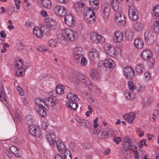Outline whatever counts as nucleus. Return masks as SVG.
<instances>
[{
    "instance_id": "obj_1",
    "label": "nucleus",
    "mask_w": 159,
    "mask_h": 159,
    "mask_svg": "<svg viewBox=\"0 0 159 159\" xmlns=\"http://www.w3.org/2000/svg\"><path fill=\"white\" fill-rule=\"evenodd\" d=\"M77 37V32L68 28L62 30L61 33L58 34L57 36L61 44L64 45L67 44L68 41H75Z\"/></svg>"
},
{
    "instance_id": "obj_2",
    "label": "nucleus",
    "mask_w": 159,
    "mask_h": 159,
    "mask_svg": "<svg viewBox=\"0 0 159 159\" xmlns=\"http://www.w3.org/2000/svg\"><path fill=\"white\" fill-rule=\"evenodd\" d=\"M75 78L78 79L80 82L84 84L87 86L91 90H92L93 88L96 89V86L90 82L89 79L83 74L77 72L75 75Z\"/></svg>"
},
{
    "instance_id": "obj_3",
    "label": "nucleus",
    "mask_w": 159,
    "mask_h": 159,
    "mask_svg": "<svg viewBox=\"0 0 159 159\" xmlns=\"http://www.w3.org/2000/svg\"><path fill=\"white\" fill-rule=\"evenodd\" d=\"M14 65L15 68H17L16 75V76H23L25 73V70L23 68V64L22 60L19 59L14 62Z\"/></svg>"
},
{
    "instance_id": "obj_4",
    "label": "nucleus",
    "mask_w": 159,
    "mask_h": 159,
    "mask_svg": "<svg viewBox=\"0 0 159 159\" xmlns=\"http://www.w3.org/2000/svg\"><path fill=\"white\" fill-rule=\"evenodd\" d=\"M155 34L151 30H147L144 34V39L145 41L148 44H152L155 40Z\"/></svg>"
},
{
    "instance_id": "obj_5",
    "label": "nucleus",
    "mask_w": 159,
    "mask_h": 159,
    "mask_svg": "<svg viewBox=\"0 0 159 159\" xmlns=\"http://www.w3.org/2000/svg\"><path fill=\"white\" fill-rule=\"evenodd\" d=\"M128 15L130 19L133 20H136L138 18V12L137 10L132 4L128 5Z\"/></svg>"
},
{
    "instance_id": "obj_6",
    "label": "nucleus",
    "mask_w": 159,
    "mask_h": 159,
    "mask_svg": "<svg viewBox=\"0 0 159 159\" xmlns=\"http://www.w3.org/2000/svg\"><path fill=\"white\" fill-rule=\"evenodd\" d=\"M83 49L82 48L77 47L75 48L72 52L73 58L77 63H79L80 58H81L83 55Z\"/></svg>"
},
{
    "instance_id": "obj_7",
    "label": "nucleus",
    "mask_w": 159,
    "mask_h": 159,
    "mask_svg": "<svg viewBox=\"0 0 159 159\" xmlns=\"http://www.w3.org/2000/svg\"><path fill=\"white\" fill-rule=\"evenodd\" d=\"M141 56L144 60H149L152 64L155 62L154 59L152 57V52L149 49L143 50L141 53Z\"/></svg>"
},
{
    "instance_id": "obj_8",
    "label": "nucleus",
    "mask_w": 159,
    "mask_h": 159,
    "mask_svg": "<svg viewBox=\"0 0 159 159\" xmlns=\"http://www.w3.org/2000/svg\"><path fill=\"white\" fill-rule=\"evenodd\" d=\"M90 39L91 41L95 43H102L104 39L100 35L95 32H92L90 34Z\"/></svg>"
},
{
    "instance_id": "obj_9",
    "label": "nucleus",
    "mask_w": 159,
    "mask_h": 159,
    "mask_svg": "<svg viewBox=\"0 0 159 159\" xmlns=\"http://www.w3.org/2000/svg\"><path fill=\"white\" fill-rule=\"evenodd\" d=\"M110 6L109 3H105L102 7L101 11L102 17L105 19L107 18L110 13Z\"/></svg>"
},
{
    "instance_id": "obj_10",
    "label": "nucleus",
    "mask_w": 159,
    "mask_h": 159,
    "mask_svg": "<svg viewBox=\"0 0 159 159\" xmlns=\"http://www.w3.org/2000/svg\"><path fill=\"white\" fill-rule=\"evenodd\" d=\"M65 23L68 26H74L75 23V17L70 14L66 15L64 17Z\"/></svg>"
},
{
    "instance_id": "obj_11",
    "label": "nucleus",
    "mask_w": 159,
    "mask_h": 159,
    "mask_svg": "<svg viewBox=\"0 0 159 159\" xmlns=\"http://www.w3.org/2000/svg\"><path fill=\"white\" fill-rule=\"evenodd\" d=\"M88 56L93 61H97L99 59V52L94 48L90 50L88 54Z\"/></svg>"
},
{
    "instance_id": "obj_12",
    "label": "nucleus",
    "mask_w": 159,
    "mask_h": 159,
    "mask_svg": "<svg viewBox=\"0 0 159 159\" xmlns=\"http://www.w3.org/2000/svg\"><path fill=\"white\" fill-rule=\"evenodd\" d=\"M124 73L128 79L131 80L134 77V71L131 67L128 66L125 67L124 69Z\"/></svg>"
},
{
    "instance_id": "obj_13",
    "label": "nucleus",
    "mask_w": 159,
    "mask_h": 159,
    "mask_svg": "<svg viewBox=\"0 0 159 159\" xmlns=\"http://www.w3.org/2000/svg\"><path fill=\"white\" fill-rule=\"evenodd\" d=\"M115 21L119 25H123L125 23V16L120 12H117L116 14Z\"/></svg>"
},
{
    "instance_id": "obj_14",
    "label": "nucleus",
    "mask_w": 159,
    "mask_h": 159,
    "mask_svg": "<svg viewBox=\"0 0 159 159\" xmlns=\"http://www.w3.org/2000/svg\"><path fill=\"white\" fill-rule=\"evenodd\" d=\"M53 10L56 14L60 16H64L66 13V10L63 7L55 6Z\"/></svg>"
},
{
    "instance_id": "obj_15",
    "label": "nucleus",
    "mask_w": 159,
    "mask_h": 159,
    "mask_svg": "<svg viewBox=\"0 0 159 159\" xmlns=\"http://www.w3.org/2000/svg\"><path fill=\"white\" fill-rule=\"evenodd\" d=\"M104 48L107 54L111 57L115 55L116 50L114 47L109 44H106L105 45Z\"/></svg>"
},
{
    "instance_id": "obj_16",
    "label": "nucleus",
    "mask_w": 159,
    "mask_h": 159,
    "mask_svg": "<svg viewBox=\"0 0 159 159\" xmlns=\"http://www.w3.org/2000/svg\"><path fill=\"white\" fill-rule=\"evenodd\" d=\"M112 135L111 133H108V130L106 129L104 130H99L98 134V137L100 139L107 138L108 137H110Z\"/></svg>"
},
{
    "instance_id": "obj_17",
    "label": "nucleus",
    "mask_w": 159,
    "mask_h": 159,
    "mask_svg": "<svg viewBox=\"0 0 159 159\" xmlns=\"http://www.w3.org/2000/svg\"><path fill=\"white\" fill-rule=\"evenodd\" d=\"M29 130L30 134L36 137H39L41 134L40 131L39 129L34 125L30 126Z\"/></svg>"
},
{
    "instance_id": "obj_18",
    "label": "nucleus",
    "mask_w": 159,
    "mask_h": 159,
    "mask_svg": "<svg viewBox=\"0 0 159 159\" xmlns=\"http://www.w3.org/2000/svg\"><path fill=\"white\" fill-rule=\"evenodd\" d=\"M11 152L16 157H20L22 155L21 149L19 148L16 147L14 146H12L10 148Z\"/></svg>"
},
{
    "instance_id": "obj_19",
    "label": "nucleus",
    "mask_w": 159,
    "mask_h": 159,
    "mask_svg": "<svg viewBox=\"0 0 159 159\" xmlns=\"http://www.w3.org/2000/svg\"><path fill=\"white\" fill-rule=\"evenodd\" d=\"M135 117V114L134 112H130L123 116L124 119L130 123H132Z\"/></svg>"
},
{
    "instance_id": "obj_20",
    "label": "nucleus",
    "mask_w": 159,
    "mask_h": 159,
    "mask_svg": "<svg viewBox=\"0 0 159 159\" xmlns=\"http://www.w3.org/2000/svg\"><path fill=\"white\" fill-rule=\"evenodd\" d=\"M68 101L66 103L71 102H77L79 100V98L77 95L72 93H69L67 95Z\"/></svg>"
},
{
    "instance_id": "obj_21",
    "label": "nucleus",
    "mask_w": 159,
    "mask_h": 159,
    "mask_svg": "<svg viewBox=\"0 0 159 159\" xmlns=\"http://www.w3.org/2000/svg\"><path fill=\"white\" fill-rule=\"evenodd\" d=\"M46 138L47 140L49 142L50 145H54L56 141L54 140L55 138V136L53 133H46Z\"/></svg>"
},
{
    "instance_id": "obj_22",
    "label": "nucleus",
    "mask_w": 159,
    "mask_h": 159,
    "mask_svg": "<svg viewBox=\"0 0 159 159\" xmlns=\"http://www.w3.org/2000/svg\"><path fill=\"white\" fill-rule=\"evenodd\" d=\"M123 38V34L120 32H117L114 35L113 39L116 42L119 43L122 41Z\"/></svg>"
},
{
    "instance_id": "obj_23",
    "label": "nucleus",
    "mask_w": 159,
    "mask_h": 159,
    "mask_svg": "<svg viewBox=\"0 0 159 159\" xmlns=\"http://www.w3.org/2000/svg\"><path fill=\"white\" fill-rule=\"evenodd\" d=\"M57 147L58 151L61 153H63V151L66 148L64 143L61 140H59L57 142Z\"/></svg>"
},
{
    "instance_id": "obj_24",
    "label": "nucleus",
    "mask_w": 159,
    "mask_h": 159,
    "mask_svg": "<svg viewBox=\"0 0 159 159\" xmlns=\"http://www.w3.org/2000/svg\"><path fill=\"white\" fill-rule=\"evenodd\" d=\"M104 63L105 65L109 68H112L115 66L114 61L111 58L107 57L104 61Z\"/></svg>"
},
{
    "instance_id": "obj_25",
    "label": "nucleus",
    "mask_w": 159,
    "mask_h": 159,
    "mask_svg": "<svg viewBox=\"0 0 159 159\" xmlns=\"http://www.w3.org/2000/svg\"><path fill=\"white\" fill-rule=\"evenodd\" d=\"M55 27L54 25L52 26L51 25L50 27V25L48 26L47 25H44L41 27V29L43 33H44V34L48 35L49 34L50 29L54 30Z\"/></svg>"
},
{
    "instance_id": "obj_26",
    "label": "nucleus",
    "mask_w": 159,
    "mask_h": 159,
    "mask_svg": "<svg viewBox=\"0 0 159 159\" xmlns=\"http://www.w3.org/2000/svg\"><path fill=\"white\" fill-rule=\"evenodd\" d=\"M83 13L84 17H89V16H93V14H94L93 10L90 8L88 7L84 8Z\"/></svg>"
},
{
    "instance_id": "obj_27",
    "label": "nucleus",
    "mask_w": 159,
    "mask_h": 159,
    "mask_svg": "<svg viewBox=\"0 0 159 159\" xmlns=\"http://www.w3.org/2000/svg\"><path fill=\"white\" fill-rule=\"evenodd\" d=\"M90 75L92 79L96 80L99 78V74L98 72L95 69H91L90 70Z\"/></svg>"
},
{
    "instance_id": "obj_28",
    "label": "nucleus",
    "mask_w": 159,
    "mask_h": 159,
    "mask_svg": "<svg viewBox=\"0 0 159 159\" xmlns=\"http://www.w3.org/2000/svg\"><path fill=\"white\" fill-rule=\"evenodd\" d=\"M124 94L126 98L129 100L133 99L136 96L133 92H132L130 91H128L125 90L124 92Z\"/></svg>"
},
{
    "instance_id": "obj_29",
    "label": "nucleus",
    "mask_w": 159,
    "mask_h": 159,
    "mask_svg": "<svg viewBox=\"0 0 159 159\" xmlns=\"http://www.w3.org/2000/svg\"><path fill=\"white\" fill-rule=\"evenodd\" d=\"M53 92L52 91L51 93H50V95L51 96H52V97H50L48 98H46L45 99V102L44 104V105L47 106L48 107V106H53V96L51 94Z\"/></svg>"
},
{
    "instance_id": "obj_30",
    "label": "nucleus",
    "mask_w": 159,
    "mask_h": 159,
    "mask_svg": "<svg viewBox=\"0 0 159 159\" xmlns=\"http://www.w3.org/2000/svg\"><path fill=\"white\" fill-rule=\"evenodd\" d=\"M33 32V34L39 38H41L43 36L41 30L38 27H35L34 28Z\"/></svg>"
},
{
    "instance_id": "obj_31",
    "label": "nucleus",
    "mask_w": 159,
    "mask_h": 159,
    "mask_svg": "<svg viewBox=\"0 0 159 159\" xmlns=\"http://www.w3.org/2000/svg\"><path fill=\"white\" fill-rule=\"evenodd\" d=\"M125 37L126 39L128 40L131 41L133 39L134 33L131 30L129 29L125 32Z\"/></svg>"
},
{
    "instance_id": "obj_32",
    "label": "nucleus",
    "mask_w": 159,
    "mask_h": 159,
    "mask_svg": "<svg viewBox=\"0 0 159 159\" xmlns=\"http://www.w3.org/2000/svg\"><path fill=\"white\" fill-rule=\"evenodd\" d=\"M134 44L136 48L139 49L142 48L143 46V41L139 39H135Z\"/></svg>"
},
{
    "instance_id": "obj_33",
    "label": "nucleus",
    "mask_w": 159,
    "mask_h": 159,
    "mask_svg": "<svg viewBox=\"0 0 159 159\" xmlns=\"http://www.w3.org/2000/svg\"><path fill=\"white\" fill-rule=\"evenodd\" d=\"M25 120L27 124L30 126L34 125V120L33 118L30 115H28L25 117Z\"/></svg>"
},
{
    "instance_id": "obj_34",
    "label": "nucleus",
    "mask_w": 159,
    "mask_h": 159,
    "mask_svg": "<svg viewBox=\"0 0 159 159\" xmlns=\"http://www.w3.org/2000/svg\"><path fill=\"white\" fill-rule=\"evenodd\" d=\"M96 16L93 14V16H89V17H84V19L86 21V22L89 24H93L94 23L95 21Z\"/></svg>"
},
{
    "instance_id": "obj_35",
    "label": "nucleus",
    "mask_w": 159,
    "mask_h": 159,
    "mask_svg": "<svg viewBox=\"0 0 159 159\" xmlns=\"http://www.w3.org/2000/svg\"><path fill=\"white\" fill-rule=\"evenodd\" d=\"M111 6L113 9L116 12H119L121 10V7L119 5L118 2H114L111 3Z\"/></svg>"
},
{
    "instance_id": "obj_36",
    "label": "nucleus",
    "mask_w": 159,
    "mask_h": 159,
    "mask_svg": "<svg viewBox=\"0 0 159 159\" xmlns=\"http://www.w3.org/2000/svg\"><path fill=\"white\" fill-rule=\"evenodd\" d=\"M43 6L45 8L49 9L51 7V3L49 0H41Z\"/></svg>"
},
{
    "instance_id": "obj_37",
    "label": "nucleus",
    "mask_w": 159,
    "mask_h": 159,
    "mask_svg": "<svg viewBox=\"0 0 159 159\" xmlns=\"http://www.w3.org/2000/svg\"><path fill=\"white\" fill-rule=\"evenodd\" d=\"M136 70L138 73L140 74L144 71V65L143 64H138L136 66Z\"/></svg>"
},
{
    "instance_id": "obj_38",
    "label": "nucleus",
    "mask_w": 159,
    "mask_h": 159,
    "mask_svg": "<svg viewBox=\"0 0 159 159\" xmlns=\"http://www.w3.org/2000/svg\"><path fill=\"white\" fill-rule=\"evenodd\" d=\"M98 69L102 73H104L106 71V67L104 63H98Z\"/></svg>"
},
{
    "instance_id": "obj_39",
    "label": "nucleus",
    "mask_w": 159,
    "mask_h": 159,
    "mask_svg": "<svg viewBox=\"0 0 159 159\" xmlns=\"http://www.w3.org/2000/svg\"><path fill=\"white\" fill-rule=\"evenodd\" d=\"M76 102H71L66 103L67 107L70 110L73 109V110H75L77 108L78 106V104Z\"/></svg>"
},
{
    "instance_id": "obj_40",
    "label": "nucleus",
    "mask_w": 159,
    "mask_h": 159,
    "mask_svg": "<svg viewBox=\"0 0 159 159\" xmlns=\"http://www.w3.org/2000/svg\"><path fill=\"white\" fill-rule=\"evenodd\" d=\"M64 88L63 86L59 84L57 87L56 91L59 94H63L64 93Z\"/></svg>"
},
{
    "instance_id": "obj_41",
    "label": "nucleus",
    "mask_w": 159,
    "mask_h": 159,
    "mask_svg": "<svg viewBox=\"0 0 159 159\" xmlns=\"http://www.w3.org/2000/svg\"><path fill=\"white\" fill-rule=\"evenodd\" d=\"M77 121L80 124H81L83 126H85L87 125L89 123V122L88 120L83 119L82 118H79L77 120Z\"/></svg>"
},
{
    "instance_id": "obj_42",
    "label": "nucleus",
    "mask_w": 159,
    "mask_h": 159,
    "mask_svg": "<svg viewBox=\"0 0 159 159\" xmlns=\"http://www.w3.org/2000/svg\"><path fill=\"white\" fill-rule=\"evenodd\" d=\"M153 27L156 32H158L159 31V18L154 23Z\"/></svg>"
},
{
    "instance_id": "obj_43",
    "label": "nucleus",
    "mask_w": 159,
    "mask_h": 159,
    "mask_svg": "<svg viewBox=\"0 0 159 159\" xmlns=\"http://www.w3.org/2000/svg\"><path fill=\"white\" fill-rule=\"evenodd\" d=\"M128 86L129 91L133 92V91L136 89V87L134 85V83L132 81H129L128 82Z\"/></svg>"
},
{
    "instance_id": "obj_44",
    "label": "nucleus",
    "mask_w": 159,
    "mask_h": 159,
    "mask_svg": "<svg viewBox=\"0 0 159 159\" xmlns=\"http://www.w3.org/2000/svg\"><path fill=\"white\" fill-rule=\"evenodd\" d=\"M128 86L129 91L133 92V91L136 89V87L134 85V83L132 81H129L128 82Z\"/></svg>"
},
{
    "instance_id": "obj_45",
    "label": "nucleus",
    "mask_w": 159,
    "mask_h": 159,
    "mask_svg": "<svg viewBox=\"0 0 159 159\" xmlns=\"http://www.w3.org/2000/svg\"><path fill=\"white\" fill-rule=\"evenodd\" d=\"M134 27L136 30H139L143 29V25L140 22H137L134 25Z\"/></svg>"
},
{
    "instance_id": "obj_46",
    "label": "nucleus",
    "mask_w": 159,
    "mask_h": 159,
    "mask_svg": "<svg viewBox=\"0 0 159 159\" xmlns=\"http://www.w3.org/2000/svg\"><path fill=\"white\" fill-rule=\"evenodd\" d=\"M124 147L125 149L127 150L133 149L134 148H135L136 147H134L131 144V143H125L124 144Z\"/></svg>"
},
{
    "instance_id": "obj_47",
    "label": "nucleus",
    "mask_w": 159,
    "mask_h": 159,
    "mask_svg": "<svg viewBox=\"0 0 159 159\" xmlns=\"http://www.w3.org/2000/svg\"><path fill=\"white\" fill-rule=\"evenodd\" d=\"M90 5L94 9L97 10L99 7L98 0H96V1L90 3Z\"/></svg>"
},
{
    "instance_id": "obj_48",
    "label": "nucleus",
    "mask_w": 159,
    "mask_h": 159,
    "mask_svg": "<svg viewBox=\"0 0 159 159\" xmlns=\"http://www.w3.org/2000/svg\"><path fill=\"white\" fill-rule=\"evenodd\" d=\"M43 108H39L38 113L41 116L44 117L46 115V113Z\"/></svg>"
},
{
    "instance_id": "obj_49",
    "label": "nucleus",
    "mask_w": 159,
    "mask_h": 159,
    "mask_svg": "<svg viewBox=\"0 0 159 159\" xmlns=\"http://www.w3.org/2000/svg\"><path fill=\"white\" fill-rule=\"evenodd\" d=\"M153 14L155 16H159V5L155 6L153 9Z\"/></svg>"
},
{
    "instance_id": "obj_50",
    "label": "nucleus",
    "mask_w": 159,
    "mask_h": 159,
    "mask_svg": "<svg viewBox=\"0 0 159 159\" xmlns=\"http://www.w3.org/2000/svg\"><path fill=\"white\" fill-rule=\"evenodd\" d=\"M62 154H64L63 157L65 159H67L66 157L69 155H71V154L70 151L67 149V148H66L64 151H63V153Z\"/></svg>"
},
{
    "instance_id": "obj_51",
    "label": "nucleus",
    "mask_w": 159,
    "mask_h": 159,
    "mask_svg": "<svg viewBox=\"0 0 159 159\" xmlns=\"http://www.w3.org/2000/svg\"><path fill=\"white\" fill-rule=\"evenodd\" d=\"M57 42L55 40L51 39L48 42V44L50 47H56Z\"/></svg>"
},
{
    "instance_id": "obj_52",
    "label": "nucleus",
    "mask_w": 159,
    "mask_h": 159,
    "mask_svg": "<svg viewBox=\"0 0 159 159\" xmlns=\"http://www.w3.org/2000/svg\"><path fill=\"white\" fill-rule=\"evenodd\" d=\"M80 64L82 66H84L87 65L88 61L86 59L83 57H81Z\"/></svg>"
},
{
    "instance_id": "obj_53",
    "label": "nucleus",
    "mask_w": 159,
    "mask_h": 159,
    "mask_svg": "<svg viewBox=\"0 0 159 159\" xmlns=\"http://www.w3.org/2000/svg\"><path fill=\"white\" fill-rule=\"evenodd\" d=\"M34 102L36 105L40 108L41 106V102H43V100L40 98H37L35 99Z\"/></svg>"
},
{
    "instance_id": "obj_54",
    "label": "nucleus",
    "mask_w": 159,
    "mask_h": 159,
    "mask_svg": "<svg viewBox=\"0 0 159 159\" xmlns=\"http://www.w3.org/2000/svg\"><path fill=\"white\" fill-rule=\"evenodd\" d=\"M114 141L117 144L119 143V142L121 141V139L120 137L115 136L114 138Z\"/></svg>"
},
{
    "instance_id": "obj_55",
    "label": "nucleus",
    "mask_w": 159,
    "mask_h": 159,
    "mask_svg": "<svg viewBox=\"0 0 159 159\" xmlns=\"http://www.w3.org/2000/svg\"><path fill=\"white\" fill-rule=\"evenodd\" d=\"M18 111L16 110L15 113V116L16 117V120H20L21 119V116L20 114L17 113Z\"/></svg>"
},
{
    "instance_id": "obj_56",
    "label": "nucleus",
    "mask_w": 159,
    "mask_h": 159,
    "mask_svg": "<svg viewBox=\"0 0 159 159\" xmlns=\"http://www.w3.org/2000/svg\"><path fill=\"white\" fill-rule=\"evenodd\" d=\"M14 2L15 3V4L16 5L17 9L18 10H19L20 8V6L18 4L20 3V1L19 0H14Z\"/></svg>"
},
{
    "instance_id": "obj_57",
    "label": "nucleus",
    "mask_w": 159,
    "mask_h": 159,
    "mask_svg": "<svg viewBox=\"0 0 159 159\" xmlns=\"http://www.w3.org/2000/svg\"><path fill=\"white\" fill-rule=\"evenodd\" d=\"M45 99H44V100H43V102H41V106H40V107L43 108L45 110L47 111L48 109V107L47 106V107L46 106H43V104L44 105V104H45Z\"/></svg>"
},
{
    "instance_id": "obj_58",
    "label": "nucleus",
    "mask_w": 159,
    "mask_h": 159,
    "mask_svg": "<svg viewBox=\"0 0 159 159\" xmlns=\"http://www.w3.org/2000/svg\"><path fill=\"white\" fill-rule=\"evenodd\" d=\"M17 90L19 92V93L21 95H23L24 93V92L23 91V90L20 86H17L16 88Z\"/></svg>"
},
{
    "instance_id": "obj_59",
    "label": "nucleus",
    "mask_w": 159,
    "mask_h": 159,
    "mask_svg": "<svg viewBox=\"0 0 159 159\" xmlns=\"http://www.w3.org/2000/svg\"><path fill=\"white\" fill-rule=\"evenodd\" d=\"M145 79L147 80H149L150 79V75L149 72H145L144 75Z\"/></svg>"
},
{
    "instance_id": "obj_60",
    "label": "nucleus",
    "mask_w": 159,
    "mask_h": 159,
    "mask_svg": "<svg viewBox=\"0 0 159 159\" xmlns=\"http://www.w3.org/2000/svg\"><path fill=\"white\" fill-rule=\"evenodd\" d=\"M73 7L76 10V11H80V8H79V3L78 2L77 3L74 4Z\"/></svg>"
},
{
    "instance_id": "obj_61",
    "label": "nucleus",
    "mask_w": 159,
    "mask_h": 159,
    "mask_svg": "<svg viewBox=\"0 0 159 159\" xmlns=\"http://www.w3.org/2000/svg\"><path fill=\"white\" fill-rule=\"evenodd\" d=\"M25 46V44L23 43L22 42H20L18 46V48L20 49H22L23 48L22 47H24Z\"/></svg>"
},
{
    "instance_id": "obj_62",
    "label": "nucleus",
    "mask_w": 159,
    "mask_h": 159,
    "mask_svg": "<svg viewBox=\"0 0 159 159\" xmlns=\"http://www.w3.org/2000/svg\"><path fill=\"white\" fill-rule=\"evenodd\" d=\"M90 144L88 143H84L82 144V146L85 148H87L90 147Z\"/></svg>"
},
{
    "instance_id": "obj_63",
    "label": "nucleus",
    "mask_w": 159,
    "mask_h": 159,
    "mask_svg": "<svg viewBox=\"0 0 159 159\" xmlns=\"http://www.w3.org/2000/svg\"><path fill=\"white\" fill-rule=\"evenodd\" d=\"M124 143H131V139L128 137H126L124 139Z\"/></svg>"
},
{
    "instance_id": "obj_64",
    "label": "nucleus",
    "mask_w": 159,
    "mask_h": 159,
    "mask_svg": "<svg viewBox=\"0 0 159 159\" xmlns=\"http://www.w3.org/2000/svg\"><path fill=\"white\" fill-rule=\"evenodd\" d=\"M55 159H65L60 154H56L55 155Z\"/></svg>"
}]
</instances>
